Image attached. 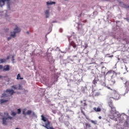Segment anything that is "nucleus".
Wrapping results in <instances>:
<instances>
[{
  "label": "nucleus",
  "mask_w": 129,
  "mask_h": 129,
  "mask_svg": "<svg viewBox=\"0 0 129 129\" xmlns=\"http://www.w3.org/2000/svg\"><path fill=\"white\" fill-rule=\"evenodd\" d=\"M107 75H111L112 74L111 77V82L112 83V85H114L116 81L114 78H118L121 77V73L120 72H115L113 70H110L109 71L107 72L106 73Z\"/></svg>",
  "instance_id": "obj_1"
},
{
  "label": "nucleus",
  "mask_w": 129,
  "mask_h": 129,
  "mask_svg": "<svg viewBox=\"0 0 129 129\" xmlns=\"http://www.w3.org/2000/svg\"><path fill=\"white\" fill-rule=\"evenodd\" d=\"M111 91L109 92V95L111 97H108L110 99H115L118 100L120 98V95L118 91L115 89H111L110 87H108Z\"/></svg>",
  "instance_id": "obj_2"
},
{
  "label": "nucleus",
  "mask_w": 129,
  "mask_h": 129,
  "mask_svg": "<svg viewBox=\"0 0 129 129\" xmlns=\"http://www.w3.org/2000/svg\"><path fill=\"white\" fill-rule=\"evenodd\" d=\"M41 120L46 122L45 125L43 124L42 126L45 127L46 129H54L52 126H50V122L48 121V119L45 117L43 115H41Z\"/></svg>",
  "instance_id": "obj_3"
},
{
  "label": "nucleus",
  "mask_w": 129,
  "mask_h": 129,
  "mask_svg": "<svg viewBox=\"0 0 129 129\" xmlns=\"http://www.w3.org/2000/svg\"><path fill=\"white\" fill-rule=\"evenodd\" d=\"M4 114H5V115H7V117H6L5 116H3V118H2L3 124L4 125H7L8 124V122H9V121H10V120H11V119H12L13 117L10 116L9 115V113H8V112L4 113Z\"/></svg>",
  "instance_id": "obj_4"
},
{
  "label": "nucleus",
  "mask_w": 129,
  "mask_h": 129,
  "mask_svg": "<svg viewBox=\"0 0 129 129\" xmlns=\"http://www.w3.org/2000/svg\"><path fill=\"white\" fill-rule=\"evenodd\" d=\"M107 100L108 101V105L109 107H110L112 111H116V108L114 107L111 98L107 97Z\"/></svg>",
  "instance_id": "obj_5"
},
{
  "label": "nucleus",
  "mask_w": 129,
  "mask_h": 129,
  "mask_svg": "<svg viewBox=\"0 0 129 129\" xmlns=\"http://www.w3.org/2000/svg\"><path fill=\"white\" fill-rule=\"evenodd\" d=\"M14 32H11V36L12 37H15L16 34L17 33H19L21 30V29L19 28L17 26H16V28L14 29Z\"/></svg>",
  "instance_id": "obj_6"
},
{
  "label": "nucleus",
  "mask_w": 129,
  "mask_h": 129,
  "mask_svg": "<svg viewBox=\"0 0 129 129\" xmlns=\"http://www.w3.org/2000/svg\"><path fill=\"white\" fill-rule=\"evenodd\" d=\"M81 113H82V114H83V115H84V116H85L86 119H87L88 120H90L91 122L93 124H95V125L97 124V121L89 119L87 117V115H86L85 112L82 109H81Z\"/></svg>",
  "instance_id": "obj_7"
},
{
  "label": "nucleus",
  "mask_w": 129,
  "mask_h": 129,
  "mask_svg": "<svg viewBox=\"0 0 129 129\" xmlns=\"http://www.w3.org/2000/svg\"><path fill=\"white\" fill-rule=\"evenodd\" d=\"M103 63H104V62H101L100 63V64L97 65L96 66H95V67L96 68V70H99L100 68H101V72L105 73V72L103 71V69H106V68H105L104 66H101V64H103Z\"/></svg>",
  "instance_id": "obj_8"
},
{
  "label": "nucleus",
  "mask_w": 129,
  "mask_h": 129,
  "mask_svg": "<svg viewBox=\"0 0 129 129\" xmlns=\"http://www.w3.org/2000/svg\"><path fill=\"white\" fill-rule=\"evenodd\" d=\"M12 88H13L14 90H21L22 89V87L20 84H19L18 86L17 85H15L12 86Z\"/></svg>",
  "instance_id": "obj_9"
},
{
  "label": "nucleus",
  "mask_w": 129,
  "mask_h": 129,
  "mask_svg": "<svg viewBox=\"0 0 129 129\" xmlns=\"http://www.w3.org/2000/svg\"><path fill=\"white\" fill-rule=\"evenodd\" d=\"M11 0H0V7H2L5 5V2H9Z\"/></svg>",
  "instance_id": "obj_10"
},
{
  "label": "nucleus",
  "mask_w": 129,
  "mask_h": 129,
  "mask_svg": "<svg viewBox=\"0 0 129 129\" xmlns=\"http://www.w3.org/2000/svg\"><path fill=\"white\" fill-rule=\"evenodd\" d=\"M125 86L126 90V92H125V93H128V91H129V81H127L125 82Z\"/></svg>",
  "instance_id": "obj_11"
},
{
  "label": "nucleus",
  "mask_w": 129,
  "mask_h": 129,
  "mask_svg": "<svg viewBox=\"0 0 129 129\" xmlns=\"http://www.w3.org/2000/svg\"><path fill=\"white\" fill-rule=\"evenodd\" d=\"M6 93H9V94L13 95L15 93V92L13 90L7 89L6 90Z\"/></svg>",
  "instance_id": "obj_12"
},
{
  "label": "nucleus",
  "mask_w": 129,
  "mask_h": 129,
  "mask_svg": "<svg viewBox=\"0 0 129 129\" xmlns=\"http://www.w3.org/2000/svg\"><path fill=\"white\" fill-rule=\"evenodd\" d=\"M10 100V98H7V99L5 100V99H1L0 100V103L1 104H3V103H5V102H8V101H9Z\"/></svg>",
  "instance_id": "obj_13"
},
{
  "label": "nucleus",
  "mask_w": 129,
  "mask_h": 129,
  "mask_svg": "<svg viewBox=\"0 0 129 129\" xmlns=\"http://www.w3.org/2000/svg\"><path fill=\"white\" fill-rule=\"evenodd\" d=\"M9 70H10V66L9 65H5V66L3 68V71H8Z\"/></svg>",
  "instance_id": "obj_14"
},
{
  "label": "nucleus",
  "mask_w": 129,
  "mask_h": 129,
  "mask_svg": "<svg viewBox=\"0 0 129 129\" xmlns=\"http://www.w3.org/2000/svg\"><path fill=\"white\" fill-rule=\"evenodd\" d=\"M93 110H94V111L96 112H100V111H101V108L99 107H98L97 108L94 107Z\"/></svg>",
  "instance_id": "obj_15"
},
{
  "label": "nucleus",
  "mask_w": 129,
  "mask_h": 129,
  "mask_svg": "<svg viewBox=\"0 0 129 129\" xmlns=\"http://www.w3.org/2000/svg\"><path fill=\"white\" fill-rule=\"evenodd\" d=\"M45 15L46 16V18H48L49 17V11L48 10L45 11Z\"/></svg>",
  "instance_id": "obj_16"
},
{
  "label": "nucleus",
  "mask_w": 129,
  "mask_h": 129,
  "mask_svg": "<svg viewBox=\"0 0 129 129\" xmlns=\"http://www.w3.org/2000/svg\"><path fill=\"white\" fill-rule=\"evenodd\" d=\"M85 126H86V128L87 129V128H90L91 127V125L90 123H85Z\"/></svg>",
  "instance_id": "obj_17"
},
{
  "label": "nucleus",
  "mask_w": 129,
  "mask_h": 129,
  "mask_svg": "<svg viewBox=\"0 0 129 129\" xmlns=\"http://www.w3.org/2000/svg\"><path fill=\"white\" fill-rule=\"evenodd\" d=\"M23 80V78L21 77V75L20 74H18L17 76V80Z\"/></svg>",
  "instance_id": "obj_18"
},
{
  "label": "nucleus",
  "mask_w": 129,
  "mask_h": 129,
  "mask_svg": "<svg viewBox=\"0 0 129 129\" xmlns=\"http://www.w3.org/2000/svg\"><path fill=\"white\" fill-rule=\"evenodd\" d=\"M71 45L73 47V48H76L77 45L75 44L74 42H71Z\"/></svg>",
  "instance_id": "obj_19"
},
{
  "label": "nucleus",
  "mask_w": 129,
  "mask_h": 129,
  "mask_svg": "<svg viewBox=\"0 0 129 129\" xmlns=\"http://www.w3.org/2000/svg\"><path fill=\"white\" fill-rule=\"evenodd\" d=\"M7 61L6 59H0V63L5 62Z\"/></svg>",
  "instance_id": "obj_20"
},
{
  "label": "nucleus",
  "mask_w": 129,
  "mask_h": 129,
  "mask_svg": "<svg viewBox=\"0 0 129 129\" xmlns=\"http://www.w3.org/2000/svg\"><path fill=\"white\" fill-rule=\"evenodd\" d=\"M46 4L47 6H49V5H52L53 4H55V2H51V3L47 2Z\"/></svg>",
  "instance_id": "obj_21"
},
{
  "label": "nucleus",
  "mask_w": 129,
  "mask_h": 129,
  "mask_svg": "<svg viewBox=\"0 0 129 129\" xmlns=\"http://www.w3.org/2000/svg\"><path fill=\"white\" fill-rule=\"evenodd\" d=\"M11 115L13 116H15L16 115V113L15 112L12 111L11 113Z\"/></svg>",
  "instance_id": "obj_22"
},
{
  "label": "nucleus",
  "mask_w": 129,
  "mask_h": 129,
  "mask_svg": "<svg viewBox=\"0 0 129 129\" xmlns=\"http://www.w3.org/2000/svg\"><path fill=\"white\" fill-rule=\"evenodd\" d=\"M31 113H32L31 110H28L26 112V114L30 115Z\"/></svg>",
  "instance_id": "obj_23"
},
{
  "label": "nucleus",
  "mask_w": 129,
  "mask_h": 129,
  "mask_svg": "<svg viewBox=\"0 0 129 129\" xmlns=\"http://www.w3.org/2000/svg\"><path fill=\"white\" fill-rule=\"evenodd\" d=\"M7 95L6 94H2V96H1V98H3V97H7Z\"/></svg>",
  "instance_id": "obj_24"
},
{
  "label": "nucleus",
  "mask_w": 129,
  "mask_h": 129,
  "mask_svg": "<svg viewBox=\"0 0 129 129\" xmlns=\"http://www.w3.org/2000/svg\"><path fill=\"white\" fill-rule=\"evenodd\" d=\"M97 83V80L96 79H94L93 81V84H94V85H96Z\"/></svg>",
  "instance_id": "obj_25"
},
{
  "label": "nucleus",
  "mask_w": 129,
  "mask_h": 129,
  "mask_svg": "<svg viewBox=\"0 0 129 129\" xmlns=\"http://www.w3.org/2000/svg\"><path fill=\"white\" fill-rule=\"evenodd\" d=\"M17 111H18V114H20L21 112V109H17Z\"/></svg>",
  "instance_id": "obj_26"
},
{
  "label": "nucleus",
  "mask_w": 129,
  "mask_h": 129,
  "mask_svg": "<svg viewBox=\"0 0 129 129\" xmlns=\"http://www.w3.org/2000/svg\"><path fill=\"white\" fill-rule=\"evenodd\" d=\"M86 100H83V102H84V106H87V103L86 102Z\"/></svg>",
  "instance_id": "obj_27"
},
{
  "label": "nucleus",
  "mask_w": 129,
  "mask_h": 129,
  "mask_svg": "<svg viewBox=\"0 0 129 129\" xmlns=\"http://www.w3.org/2000/svg\"><path fill=\"white\" fill-rule=\"evenodd\" d=\"M23 114L26 115V114H27V113H26L25 111H23Z\"/></svg>",
  "instance_id": "obj_28"
},
{
  "label": "nucleus",
  "mask_w": 129,
  "mask_h": 129,
  "mask_svg": "<svg viewBox=\"0 0 129 129\" xmlns=\"http://www.w3.org/2000/svg\"><path fill=\"white\" fill-rule=\"evenodd\" d=\"M3 69V66L2 65H0V70H2Z\"/></svg>",
  "instance_id": "obj_29"
},
{
  "label": "nucleus",
  "mask_w": 129,
  "mask_h": 129,
  "mask_svg": "<svg viewBox=\"0 0 129 129\" xmlns=\"http://www.w3.org/2000/svg\"><path fill=\"white\" fill-rule=\"evenodd\" d=\"M32 116H35V112H32Z\"/></svg>",
  "instance_id": "obj_30"
},
{
  "label": "nucleus",
  "mask_w": 129,
  "mask_h": 129,
  "mask_svg": "<svg viewBox=\"0 0 129 129\" xmlns=\"http://www.w3.org/2000/svg\"><path fill=\"white\" fill-rule=\"evenodd\" d=\"M11 39H12L11 37H8V38H7V40L9 41V40H10Z\"/></svg>",
  "instance_id": "obj_31"
},
{
  "label": "nucleus",
  "mask_w": 129,
  "mask_h": 129,
  "mask_svg": "<svg viewBox=\"0 0 129 129\" xmlns=\"http://www.w3.org/2000/svg\"><path fill=\"white\" fill-rule=\"evenodd\" d=\"M15 59H14V55L12 56V61H14Z\"/></svg>",
  "instance_id": "obj_32"
},
{
  "label": "nucleus",
  "mask_w": 129,
  "mask_h": 129,
  "mask_svg": "<svg viewBox=\"0 0 129 129\" xmlns=\"http://www.w3.org/2000/svg\"><path fill=\"white\" fill-rule=\"evenodd\" d=\"M125 124H127V126H128V122H127V121H125Z\"/></svg>",
  "instance_id": "obj_33"
},
{
  "label": "nucleus",
  "mask_w": 129,
  "mask_h": 129,
  "mask_svg": "<svg viewBox=\"0 0 129 129\" xmlns=\"http://www.w3.org/2000/svg\"><path fill=\"white\" fill-rule=\"evenodd\" d=\"M10 58V57L9 56H7V58H6V59H9Z\"/></svg>",
  "instance_id": "obj_34"
},
{
  "label": "nucleus",
  "mask_w": 129,
  "mask_h": 129,
  "mask_svg": "<svg viewBox=\"0 0 129 129\" xmlns=\"http://www.w3.org/2000/svg\"><path fill=\"white\" fill-rule=\"evenodd\" d=\"M98 118H99V119H101L102 117H101V116H99L98 117Z\"/></svg>",
  "instance_id": "obj_35"
},
{
  "label": "nucleus",
  "mask_w": 129,
  "mask_h": 129,
  "mask_svg": "<svg viewBox=\"0 0 129 129\" xmlns=\"http://www.w3.org/2000/svg\"><path fill=\"white\" fill-rule=\"evenodd\" d=\"M9 29H5V31H6V32L9 31Z\"/></svg>",
  "instance_id": "obj_36"
},
{
  "label": "nucleus",
  "mask_w": 129,
  "mask_h": 129,
  "mask_svg": "<svg viewBox=\"0 0 129 129\" xmlns=\"http://www.w3.org/2000/svg\"><path fill=\"white\" fill-rule=\"evenodd\" d=\"M87 47H88V45H86V46H85V48H87Z\"/></svg>",
  "instance_id": "obj_37"
},
{
  "label": "nucleus",
  "mask_w": 129,
  "mask_h": 129,
  "mask_svg": "<svg viewBox=\"0 0 129 129\" xmlns=\"http://www.w3.org/2000/svg\"><path fill=\"white\" fill-rule=\"evenodd\" d=\"M93 74L94 75H95L96 73L93 72Z\"/></svg>",
  "instance_id": "obj_38"
},
{
  "label": "nucleus",
  "mask_w": 129,
  "mask_h": 129,
  "mask_svg": "<svg viewBox=\"0 0 129 129\" xmlns=\"http://www.w3.org/2000/svg\"><path fill=\"white\" fill-rule=\"evenodd\" d=\"M81 108H85L84 107H81Z\"/></svg>",
  "instance_id": "obj_39"
},
{
  "label": "nucleus",
  "mask_w": 129,
  "mask_h": 129,
  "mask_svg": "<svg viewBox=\"0 0 129 129\" xmlns=\"http://www.w3.org/2000/svg\"><path fill=\"white\" fill-rule=\"evenodd\" d=\"M92 63L96 64V63L95 62H93V63Z\"/></svg>",
  "instance_id": "obj_40"
},
{
  "label": "nucleus",
  "mask_w": 129,
  "mask_h": 129,
  "mask_svg": "<svg viewBox=\"0 0 129 129\" xmlns=\"http://www.w3.org/2000/svg\"><path fill=\"white\" fill-rule=\"evenodd\" d=\"M81 103H83V101H81Z\"/></svg>",
  "instance_id": "obj_41"
},
{
  "label": "nucleus",
  "mask_w": 129,
  "mask_h": 129,
  "mask_svg": "<svg viewBox=\"0 0 129 129\" xmlns=\"http://www.w3.org/2000/svg\"><path fill=\"white\" fill-rule=\"evenodd\" d=\"M127 21L128 22H129V19H127Z\"/></svg>",
  "instance_id": "obj_42"
},
{
  "label": "nucleus",
  "mask_w": 129,
  "mask_h": 129,
  "mask_svg": "<svg viewBox=\"0 0 129 129\" xmlns=\"http://www.w3.org/2000/svg\"><path fill=\"white\" fill-rule=\"evenodd\" d=\"M113 55H111V56H110L109 57H113Z\"/></svg>",
  "instance_id": "obj_43"
},
{
  "label": "nucleus",
  "mask_w": 129,
  "mask_h": 129,
  "mask_svg": "<svg viewBox=\"0 0 129 129\" xmlns=\"http://www.w3.org/2000/svg\"><path fill=\"white\" fill-rule=\"evenodd\" d=\"M50 55H51V54H49V56H50ZM50 57H51V56H50Z\"/></svg>",
  "instance_id": "obj_44"
},
{
  "label": "nucleus",
  "mask_w": 129,
  "mask_h": 129,
  "mask_svg": "<svg viewBox=\"0 0 129 129\" xmlns=\"http://www.w3.org/2000/svg\"><path fill=\"white\" fill-rule=\"evenodd\" d=\"M15 129H19V128H16Z\"/></svg>",
  "instance_id": "obj_45"
},
{
  "label": "nucleus",
  "mask_w": 129,
  "mask_h": 129,
  "mask_svg": "<svg viewBox=\"0 0 129 129\" xmlns=\"http://www.w3.org/2000/svg\"><path fill=\"white\" fill-rule=\"evenodd\" d=\"M27 33L28 34V33H29V32H27Z\"/></svg>",
  "instance_id": "obj_46"
},
{
  "label": "nucleus",
  "mask_w": 129,
  "mask_h": 129,
  "mask_svg": "<svg viewBox=\"0 0 129 129\" xmlns=\"http://www.w3.org/2000/svg\"><path fill=\"white\" fill-rule=\"evenodd\" d=\"M26 92H28V91H26Z\"/></svg>",
  "instance_id": "obj_47"
},
{
  "label": "nucleus",
  "mask_w": 129,
  "mask_h": 129,
  "mask_svg": "<svg viewBox=\"0 0 129 129\" xmlns=\"http://www.w3.org/2000/svg\"><path fill=\"white\" fill-rule=\"evenodd\" d=\"M117 39H119V38H117Z\"/></svg>",
  "instance_id": "obj_48"
}]
</instances>
